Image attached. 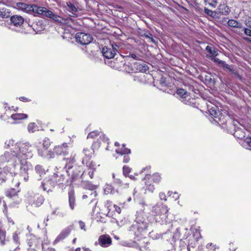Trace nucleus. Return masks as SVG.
<instances>
[{"label":"nucleus","instance_id":"nucleus-14","mask_svg":"<svg viewBox=\"0 0 251 251\" xmlns=\"http://www.w3.org/2000/svg\"><path fill=\"white\" fill-rule=\"evenodd\" d=\"M68 146L66 143H64L62 145L56 146L53 148V151L56 155H67L68 154Z\"/></svg>","mask_w":251,"mask_h":251},{"label":"nucleus","instance_id":"nucleus-60","mask_svg":"<svg viewBox=\"0 0 251 251\" xmlns=\"http://www.w3.org/2000/svg\"><path fill=\"white\" fill-rule=\"evenodd\" d=\"M142 75H144V74H139V75H137L136 76H134V80H137V78H139L140 77H141L142 76Z\"/></svg>","mask_w":251,"mask_h":251},{"label":"nucleus","instance_id":"nucleus-26","mask_svg":"<svg viewBox=\"0 0 251 251\" xmlns=\"http://www.w3.org/2000/svg\"><path fill=\"white\" fill-rule=\"evenodd\" d=\"M219 10L220 13L225 15L228 14L230 12V9L229 7L225 4L220 5L219 7Z\"/></svg>","mask_w":251,"mask_h":251},{"label":"nucleus","instance_id":"nucleus-32","mask_svg":"<svg viewBox=\"0 0 251 251\" xmlns=\"http://www.w3.org/2000/svg\"><path fill=\"white\" fill-rule=\"evenodd\" d=\"M7 240L6 239V233L4 230L0 228V243L4 245Z\"/></svg>","mask_w":251,"mask_h":251},{"label":"nucleus","instance_id":"nucleus-30","mask_svg":"<svg viewBox=\"0 0 251 251\" xmlns=\"http://www.w3.org/2000/svg\"><path fill=\"white\" fill-rule=\"evenodd\" d=\"M10 16V12L8 10L4 8H0V17L7 18Z\"/></svg>","mask_w":251,"mask_h":251},{"label":"nucleus","instance_id":"nucleus-17","mask_svg":"<svg viewBox=\"0 0 251 251\" xmlns=\"http://www.w3.org/2000/svg\"><path fill=\"white\" fill-rule=\"evenodd\" d=\"M10 22L13 25L20 27L23 25L24 19L21 16L14 15L10 17Z\"/></svg>","mask_w":251,"mask_h":251},{"label":"nucleus","instance_id":"nucleus-2","mask_svg":"<svg viewBox=\"0 0 251 251\" xmlns=\"http://www.w3.org/2000/svg\"><path fill=\"white\" fill-rule=\"evenodd\" d=\"M16 7L18 9L26 13H34L42 17L51 18L55 21L59 22L63 25H68L71 21V18L63 19L54 14L52 11L44 7L38 6L36 5H28L23 2H18L16 3Z\"/></svg>","mask_w":251,"mask_h":251},{"label":"nucleus","instance_id":"nucleus-6","mask_svg":"<svg viewBox=\"0 0 251 251\" xmlns=\"http://www.w3.org/2000/svg\"><path fill=\"white\" fill-rule=\"evenodd\" d=\"M50 145V142L49 138H45L42 143L37 146L38 154L39 156L45 157L48 151V149Z\"/></svg>","mask_w":251,"mask_h":251},{"label":"nucleus","instance_id":"nucleus-61","mask_svg":"<svg viewBox=\"0 0 251 251\" xmlns=\"http://www.w3.org/2000/svg\"><path fill=\"white\" fill-rule=\"evenodd\" d=\"M121 208L116 205V207L114 211L117 212L118 214L121 213Z\"/></svg>","mask_w":251,"mask_h":251},{"label":"nucleus","instance_id":"nucleus-44","mask_svg":"<svg viewBox=\"0 0 251 251\" xmlns=\"http://www.w3.org/2000/svg\"><path fill=\"white\" fill-rule=\"evenodd\" d=\"M123 170L124 175L126 177L128 174L130 172V169L126 166H124L123 167Z\"/></svg>","mask_w":251,"mask_h":251},{"label":"nucleus","instance_id":"nucleus-43","mask_svg":"<svg viewBox=\"0 0 251 251\" xmlns=\"http://www.w3.org/2000/svg\"><path fill=\"white\" fill-rule=\"evenodd\" d=\"M85 188L89 190L93 191L96 189L97 186L89 183L86 185Z\"/></svg>","mask_w":251,"mask_h":251},{"label":"nucleus","instance_id":"nucleus-4","mask_svg":"<svg viewBox=\"0 0 251 251\" xmlns=\"http://www.w3.org/2000/svg\"><path fill=\"white\" fill-rule=\"evenodd\" d=\"M209 114L213 117L214 120L220 125H223L226 122L225 116L218 109L215 105L207 104Z\"/></svg>","mask_w":251,"mask_h":251},{"label":"nucleus","instance_id":"nucleus-13","mask_svg":"<svg viewBox=\"0 0 251 251\" xmlns=\"http://www.w3.org/2000/svg\"><path fill=\"white\" fill-rule=\"evenodd\" d=\"M118 47L117 45L112 44V48H108L104 47L103 48L101 52L103 55L107 58L110 59L114 57L116 52L117 51Z\"/></svg>","mask_w":251,"mask_h":251},{"label":"nucleus","instance_id":"nucleus-10","mask_svg":"<svg viewBox=\"0 0 251 251\" xmlns=\"http://www.w3.org/2000/svg\"><path fill=\"white\" fill-rule=\"evenodd\" d=\"M28 201L31 204L39 206L43 204L44 199L41 195L31 193L28 197Z\"/></svg>","mask_w":251,"mask_h":251},{"label":"nucleus","instance_id":"nucleus-37","mask_svg":"<svg viewBox=\"0 0 251 251\" xmlns=\"http://www.w3.org/2000/svg\"><path fill=\"white\" fill-rule=\"evenodd\" d=\"M204 1L206 4L213 7H216L218 4V0H204Z\"/></svg>","mask_w":251,"mask_h":251},{"label":"nucleus","instance_id":"nucleus-51","mask_svg":"<svg viewBox=\"0 0 251 251\" xmlns=\"http://www.w3.org/2000/svg\"><path fill=\"white\" fill-rule=\"evenodd\" d=\"M115 207H116V205L115 204L111 205V207H110L109 209H108V214L110 215L111 214V213H110L111 212V213L114 212L115 208Z\"/></svg>","mask_w":251,"mask_h":251},{"label":"nucleus","instance_id":"nucleus-11","mask_svg":"<svg viewBox=\"0 0 251 251\" xmlns=\"http://www.w3.org/2000/svg\"><path fill=\"white\" fill-rule=\"evenodd\" d=\"M95 244H98L102 248H107L112 244V239L109 235H102L99 237Z\"/></svg>","mask_w":251,"mask_h":251},{"label":"nucleus","instance_id":"nucleus-23","mask_svg":"<svg viewBox=\"0 0 251 251\" xmlns=\"http://www.w3.org/2000/svg\"><path fill=\"white\" fill-rule=\"evenodd\" d=\"M27 117V115L24 113H16L11 116V118L14 121L26 119Z\"/></svg>","mask_w":251,"mask_h":251},{"label":"nucleus","instance_id":"nucleus-42","mask_svg":"<svg viewBox=\"0 0 251 251\" xmlns=\"http://www.w3.org/2000/svg\"><path fill=\"white\" fill-rule=\"evenodd\" d=\"M16 193H17L16 191L14 189H12L7 191L6 192V196H7L8 197L11 198L14 196H15L16 195Z\"/></svg>","mask_w":251,"mask_h":251},{"label":"nucleus","instance_id":"nucleus-50","mask_svg":"<svg viewBox=\"0 0 251 251\" xmlns=\"http://www.w3.org/2000/svg\"><path fill=\"white\" fill-rule=\"evenodd\" d=\"M78 223L80 229L82 230H84V231H86L85 223L81 221H79Z\"/></svg>","mask_w":251,"mask_h":251},{"label":"nucleus","instance_id":"nucleus-59","mask_svg":"<svg viewBox=\"0 0 251 251\" xmlns=\"http://www.w3.org/2000/svg\"><path fill=\"white\" fill-rule=\"evenodd\" d=\"M58 210V209L56 208L55 209H54L52 211V214H53L54 215H60V213Z\"/></svg>","mask_w":251,"mask_h":251},{"label":"nucleus","instance_id":"nucleus-41","mask_svg":"<svg viewBox=\"0 0 251 251\" xmlns=\"http://www.w3.org/2000/svg\"><path fill=\"white\" fill-rule=\"evenodd\" d=\"M20 234L18 231H15L13 234V240L15 243L17 245L19 243V235Z\"/></svg>","mask_w":251,"mask_h":251},{"label":"nucleus","instance_id":"nucleus-25","mask_svg":"<svg viewBox=\"0 0 251 251\" xmlns=\"http://www.w3.org/2000/svg\"><path fill=\"white\" fill-rule=\"evenodd\" d=\"M52 176H55V180L56 181V184H63L64 181L65 177L63 175L60 173H54Z\"/></svg>","mask_w":251,"mask_h":251},{"label":"nucleus","instance_id":"nucleus-63","mask_svg":"<svg viewBox=\"0 0 251 251\" xmlns=\"http://www.w3.org/2000/svg\"><path fill=\"white\" fill-rule=\"evenodd\" d=\"M7 220H8V222L9 224H11L12 225H13L14 224V222L10 218L7 217Z\"/></svg>","mask_w":251,"mask_h":251},{"label":"nucleus","instance_id":"nucleus-54","mask_svg":"<svg viewBox=\"0 0 251 251\" xmlns=\"http://www.w3.org/2000/svg\"><path fill=\"white\" fill-rule=\"evenodd\" d=\"M111 205H113V204L112 203V202L108 201H106V202L105 204V206L108 210L110 207H111Z\"/></svg>","mask_w":251,"mask_h":251},{"label":"nucleus","instance_id":"nucleus-21","mask_svg":"<svg viewBox=\"0 0 251 251\" xmlns=\"http://www.w3.org/2000/svg\"><path fill=\"white\" fill-rule=\"evenodd\" d=\"M66 9L72 13L73 14H75L77 11V8L75 7V6L72 2L71 1H68L66 2V5L64 6Z\"/></svg>","mask_w":251,"mask_h":251},{"label":"nucleus","instance_id":"nucleus-52","mask_svg":"<svg viewBox=\"0 0 251 251\" xmlns=\"http://www.w3.org/2000/svg\"><path fill=\"white\" fill-rule=\"evenodd\" d=\"M244 32L247 35L251 37V29L247 28H244Z\"/></svg>","mask_w":251,"mask_h":251},{"label":"nucleus","instance_id":"nucleus-12","mask_svg":"<svg viewBox=\"0 0 251 251\" xmlns=\"http://www.w3.org/2000/svg\"><path fill=\"white\" fill-rule=\"evenodd\" d=\"M176 94L183 99L182 101L186 104H194V100L190 98L189 93L184 89L181 88L177 89Z\"/></svg>","mask_w":251,"mask_h":251},{"label":"nucleus","instance_id":"nucleus-29","mask_svg":"<svg viewBox=\"0 0 251 251\" xmlns=\"http://www.w3.org/2000/svg\"><path fill=\"white\" fill-rule=\"evenodd\" d=\"M38 127L35 123H30L28 125L27 130L29 133H33L38 130Z\"/></svg>","mask_w":251,"mask_h":251},{"label":"nucleus","instance_id":"nucleus-34","mask_svg":"<svg viewBox=\"0 0 251 251\" xmlns=\"http://www.w3.org/2000/svg\"><path fill=\"white\" fill-rule=\"evenodd\" d=\"M215 61H216L219 63L221 64L224 68L227 69L230 72H232L234 74H235V72H234V71L233 70V69L231 68L230 66L226 64L225 62L220 60L218 59H216Z\"/></svg>","mask_w":251,"mask_h":251},{"label":"nucleus","instance_id":"nucleus-9","mask_svg":"<svg viewBox=\"0 0 251 251\" xmlns=\"http://www.w3.org/2000/svg\"><path fill=\"white\" fill-rule=\"evenodd\" d=\"M18 145L19 142H15V141L12 139H9L5 141L3 147L5 149H9L10 151H8L7 152L13 154L16 153Z\"/></svg>","mask_w":251,"mask_h":251},{"label":"nucleus","instance_id":"nucleus-46","mask_svg":"<svg viewBox=\"0 0 251 251\" xmlns=\"http://www.w3.org/2000/svg\"><path fill=\"white\" fill-rule=\"evenodd\" d=\"M97 196V193L96 191L91 192L90 194V198L91 199V202L93 201L94 198H96Z\"/></svg>","mask_w":251,"mask_h":251},{"label":"nucleus","instance_id":"nucleus-28","mask_svg":"<svg viewBox=\"0 0 251 251\" xmlns=\"http://www.w3.org/2000/svg\"><path fill=\"white\" fill-rule=\"evenodd\" d=\"M116 153L121 154H128L130 153V150L127 148H126L123 145V147L121 149H118L116 150Z\"/></svg>","mask_w":251,"mask_h":251},{"label":"nucleus","instance_id":"nucleus-64","mask_svg":"<svg viewBox=\"0 0 251 251\" xmlns=\"http://www.w3.org/2000/svg\"><path fill=\"white\" fill-rule=\"evenodd\" d=\"M245 24L247 26L250 27H251V21L250 20H246V22H245Z\"/></svg>","mask_w":251,"mask_h":251},{"label":"nucleus","instance_id":"nucleus-38","mask_svg":"<svg viewBox=\"0 0 251 251\" xmlns=\"http://www.w3.org/2000/svg\"><path fill=\"white\" fill-rule=\"evenodd\" d=\"M55 153L54 152L53 150L48 151L47 153H46L44 158L47 159H51L53 158L55 156Z\"/></svg>","mask_w":251,"mask_h":251},{"label":"nucleus","instance_id":"nucleus-15","mask_svg":"<svg viewBox=\"0 0 251 251\" xmlns=\"http://www.w3.org/2000/svg\"><path fill=\"white\" fill-rule=\"evenodd\" d=\"M98 136H99V138L102 142H106L107 143H108L109 139L105 136V135L103 133H100L98 131H94L90 132L87 136V138L93 139V138L97 137Z\"/></svg>","mask_w":251,"mask_h":251},{"label":"nucleus","instance_id":"nucleus-58","mask_svg":"<svg viewBox=\"0 0 251 251\" xmlns=\"http://www.w3.org/2000/svg\"><path fill=\"white\" fill-rule=\"evenodd\" d=\"M148 190L150 191H151V192H153L154 190V187L153 185H149L148 186Z\"/></svg>","mask_w":251,"mask_h":251},{"label":"nucleus","instance_id":"nucleus-47","mask_svg":"<svg viewBox=\"0 0 251 251\" xmlns=\"http://www.w3.org/2000/svg\"><path fill=\"white\" fill-rule=\"evenodd\" d=\"M83 152L88 157L91 156L92 153V151L87 149H84Z\"/></svg>","mask_w":251,"mask_h":251},{"label":"nucleus","instance_id":"nucleus-22","mask_svg":"<svg viewBox=\"0 0 251 251\" xmlns=\"http://www.w3.org/2000/svg\"><path fill=\"white\" fill-rule=\"evenodd\" d=\"M69 201L70 207L72 210H74L75 205V194L73 191L69 193Z\"/></svg>","mask_w":251,"mask_h":251},{"label":"nucleus","instance_id":"nucleus-19","mask_svg":"<svg viewBox=\"0 0 251 251\" xmlns=\"http://www.w3.org/2000/svg\"><path fill=\"white\" fill-rule=\"evenodd\" d=\"M63 159L66 161V164L65 168L66 169V171L68 172V170H70L73 167L72 164L75 162V157L72 155L70 157L64 158Z\"/></svg>","mask_w":251,"mask_h":251},{"label":"nucleus","instance_id":"nucleus-57","mask_svg":"<svg viewBox=\"0 0 251 251\" xmlns=\"http://www.w3.org/2000/svg\"><path fill=\"white\" fill-rule=\"evenodd\" d=\"M35 170L38 173H40V171H42V167L40 165H37L36 167H35Z\"/></svg>","mask_w":251,"mask_h":251},{"label":"nucleus","instance_id":"nucleus-27","mask_svg":"<svg viewBox=\"0 0 251 251\" xmlns=\"http://www.w3.org/2000/svg\"><path fill=\"white\" fill-rule=\"evenodd\" d=\"M206 50L209 53L211 57H215L218 55L217 51L212 46H207L206 47Z\"/></svg>","mask_w":251,"mask_h":251},{"label":"nucleus","instance_id":"nucleus-35","mask_svg":"<svg viewBox=\"0 0 251 251\" xmlns=\"http://www.w3.org/2000/svg\"><path fill=\"white\" fill-rule=\"evenodd\" d=\"M100 165L94 161H91L88 165L87 167L89 170H96L97 167Z\"/></svg>","mask_w":251,"mask_h":251},{"label":"nucleus","instance_id":"nucleus-18","mask_svg":"<svg viewBox=\"0 0 251 251\" xmlns=\"http://www.w3.org/2000/svg\"><path fill=\"white\" fill-rule=\"evenodd\" d=\"M40 242L41 241L37 240V238L36 237H31V238L28 240V244L30 247L28 251H37L34 247H36L37 244L40 243Z\"/></svg>","mask_w":251,"mask_h":251},{"label":"nucleus","instance_id":"nucleus-16","mask_svg":"<svg viewBox=\"0 0 251 251\" xmlns=\"http://www.w3.org/2000/svg\"><path fill=\"white\" fill-rule=\"evenodd\" d=\"M71 231V228L70 227H68L63 230L54 241L53 244H56L60 241L64 239L70 234Z\"/></svg>","mask_w":251,"mask_h":251},{"label":"nucleus","instance_id":"nucleus-40","mask_svg":"<svg viewBox=\"0 0 251 251\" xmlns=\"http://www.w3.org/2000/svg\"><path fill=\"white\" fill-rule=\"evenodd\" d=\"M104 192L106 194H114V190L111 185H107L104 189Z\"/></svg>","mask_w":251,"mask_h":251},{"label":"nucleus","instance_id":"nucleus-24","mask_svg":"<svg viewBox=\"0 0 251 251\" xmlns=\"http://www.w3.org/2000/svg\"><path fill=\"white\" fill-rule=\"evenodd\" d=\"M37 240L41 241L40 243L42 242L43 251H55L54 249L48 247L49 242L47 240H45L44 242L40 239H37Z\"/></svg>","mask_w":251,"mask_h":251},{"label":"nucleus","instance_id":"nucleus-45","mask_svg":"<svg viewBox=\"0 0 251 251\" xmlns=\"http://www.w3.org/2000/svg\"><path fill=\"white\" fill-rule=\"evenodd\" d=\"M169 196H171L173 198L176 200H177L179 198V195L177 193L169 192Z\"/></svg>","mask_w":251,"mask_h":251},{"label":"nucleus","instance_id":"nucleus-3","mask_svg":"<svg viewBox=\"0 0 251 251\" xmlns=\"http://www.w3.org/2000/svg\"><path fill=\"white\" fill-rule=\"evenodd\" d=\"M147 221L142 215H138L129 228V232L131 236L144 235L147 231L149 225Z\"/></svg>","mask_w":251,"mask_h":251},{"label":"nucleus","instance_id":"nucleus-49","mask_svg":"<svg viewBox=\"0 0 251 251\" xmlns=\"http://www.w3.org/2000/svg\"><path fill=\"white\" fill-rule=\"evenodd\" d=\"M204 12L205 13H206L207 15L210 16H213L214 15V13L213 11H212L211 10H209L207 8L204 9Z\"/></svg>","mask_w":251,"mask_h":251},{"label":"nucleus","instance_id":"nucleus-7","mask_svg":"<svg viewBox=\"0 0 251 251\" xmlns=\"http://www.w3.org/2000/svg\"><path fill=\"white\" fill-rule=\"evenodd\" d=\"M76 42L82 45H88L93 41L92 36L87 33H77L75 35Z\"/></svg>","mask_w":251,"mask_h":251},{"label":"nucleus","instance_id":"nucleus-55","mask_svg":"<svg viewBox=\"0 0 251 251\" xmlns=\"http://www.w3.org/2000/svg\"><path fill=\"white\" fill-rule=\"evenodd\" d=\"M229 245V250L231 251H235L237 248V247L235 246L233 243H230Z\"/></svg>","mask_w":251,"mask_h":251},{"label":"nucleus","instance_id":"nucleus-53","mask_svg":"<svg viewBox=\"0 0 251 251\" xmlns=\"http://www.w3.org/2000/svg\"><path fill=\"white\" fill-rule=\"evenodd\" d=\"M129 160H130V158H129V156L127 154H125V155L124 156L123 162L124 163H126L129 162Z\"/></svg>","mask_w":251,"mask_h":251},{"label":"nucleus","instance_id":"nucleus-33","mask_svg":"<svg viewBox=\"0 0 251 251\" xmlns=\"http://www.w3.org/2000/svg\"><path fill=\"white\" fill-rule=\"evenodd\" d=\"M114 181L115 184L123 188H125L128 187V184L127 183L124 182L123 181L121 180L120 178H115Z\"/></svg>","mask_w":251,"mask_h":251},{"label":"nucleus","instance_id":"nucleus-5","mask_svg":"<svg viewBox=\"0 0 251 251\" xmlns=\"http://www.w3.org/2000/svg\"><path fill=\"white\" fill-rule=\"evenodd\" d=\"M168 211V207L161 203H157L152 208V212L155 213L156 216H159L161 219L164 221L165 223L169 222L167 220Z\"/></svg>","mask_w":251,"mask_h":251},{"label":"nucleus","instance_id":"nucleus-36","mask_svg":"<svg viewBox=\"0 0 251 251\" xmlns=\"http://www.w3.org/2000/svg\"><path fill=\"white\" fill-rule=\"evenodd\" d=\"M152 179L153 182L158 183L161 181V177L159 173H156L152 175Z\"/></svg>","mask_w":251,"mask_h":251},{"label":"nucleus","instance_id":"nucleus-1","mask_svg":"<svg viewBox=\"0 0 251 251\" xmlns=\"http://www.w3.org/2000/svg\"><path fill=\"white\" fill-rule=\"evenodd\" d=\"M34 146L28 142H19L16 154L5 152L0 156V184L5 181L7 176L15 174V170L20 166V175L24 180H28V171L32 167L27 159L33 155Z\"/></svg>","mask_w":251,"mask_h":251},{"label":"nucleus","instance_id":"nucleus-31","mask_svg":"<svg viewBox=\"0 0 251 251\" xmlns=\"http://www.w3.org/2000/svg\"><path fill=\"white\" fill-rule=\"evenodd\" d=\"M227 24L229 26L233 27L241 28L242 27V25L240 23L234 20H229Z\"/></svg>","mask_w":251,"mask_h":251},{"label":"nucleus","instance_id":"nucleus-39","mask_svg":"<svg viewBox=\"0 0 251 251\" xmlns=\"http://www.w3.org/2000/svg\"><path fill=\"white\" fill-rule=\"evenodd\" d=\"M243 145L251 150V137H247L244 140Z\"/></svg>","mask_w":251,"mask_h":251},{"label":"nucleus","instance_id":"nucleus-20","mask_svg":"<svg viewBox=\"0 0 251 251\" xmlns=\"http://www.w3.org/2000/svg\"><path fill=\"white\" fill-rule=\"evenodd\" d=\"M246 131L244 128H237L235 129L234 136L241 139H245Z\"/></svg>","mask_w":251,"mask_h":251},{"label":"nucleus","instance_id":"nucleus-48","mask_svg":"<svg viewBox=\"0 0 251 251\" xmlns=\"http://www.w3.org/2000/svg\"><path fill=\"white\" fill-rule=\"evenodd\" d=\"M159 197L160 200H161V201L163 200L164 201H167L166 196L164 193H163V192L160 193L159 195Z\"/></svg>","mask_w":251,"mask_h":251},{"label":"nucleus","instance_id":"nucleus-56","mask_svg":"<svg viewBox=\"0 0 251 251\" xmlns=\"http://www.w3.org/2000/svg\"><path fill=\"white\" fill-rule=\"evenodd\" d=\"M19 100L21 101H24V102H27V101H30V100L29 99H28V98H27L26 97H20Z\"/></svg>","mask_w":251,"mask_h":251},{"label":"nucleus","instance_id":"nucleus-62","mask_svg":"<svg viewBox=\"0 0 251 251\" xmlns=\"http://www.w3.org/2000/svg\"><path fill=\"white\" fill-rule=\"evenodd\" d=\"M95 171V170H90L88 172V174L91 178L93 177L94 172Z\"/></svg>","mask_w":251,"mask_h":251},{"label":"nucleus","instance_id":"nucleus-8","mask_svg":"<svg viewBox=\"0 0 251 251\" xmlns=\"http://www.w3.org/2000/svg\"><path fill=\"white\" fill-rule=\"evenodd\" d=\"M55 176H50L44 180L42 183V187L44 191L49 193L56 185V181Z\"/></svg>","mask_w":251,"mask_h":251}]
</instances>
